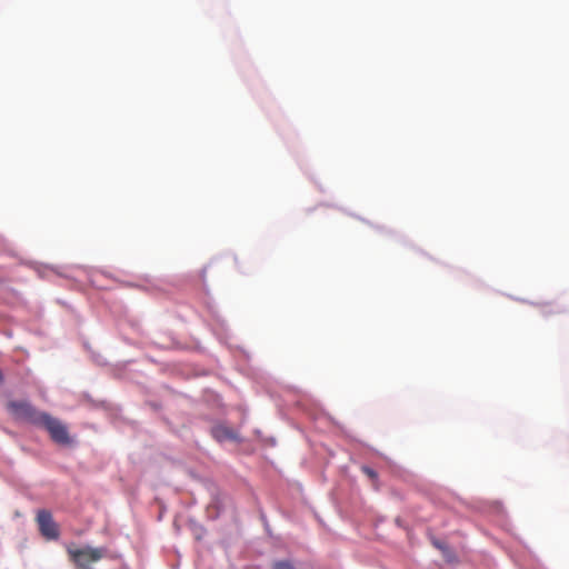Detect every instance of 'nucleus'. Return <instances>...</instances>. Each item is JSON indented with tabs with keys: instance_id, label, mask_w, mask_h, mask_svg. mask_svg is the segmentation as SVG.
<instances>
[{
	"instance_id": "nucleus-3",
	"label": "nucleus",
	"mask_w": 569,
	"mask_h": 569,
	"mask_svg": "<svg viewBox=\"0 0 569 569\" xmlns=\"http://www.w3.org/2000/svg\"><path fill=\"white\" fill-rule=\"evenodd\" d=\"M47 429L51 439L59 445H70L71 439L67 427L58 419L46 413L41 423L39 425Z\"/></svg>"
},
{
	"instance_id": "nucleus-8",
	"label": "nucleus",
	"mask_w": 569,
	"mask_h": 569,
	"mask_svg": "<svg viewBox=\"0 0 569 569\" xmlns=\"http://www.w3.org/2000/svg\"><path fill=\"white\" fill-rule=\"evenodd\" d=\"M435 546H436L437 548H439V549H442V545H441V543H439V542H435Z\"/></svg>"
},
{
	"instance_id": "nucleus-5",
	"label": "nucleus",
	"mask_w": 569,
	"mask_h": 569,
	"mask_svg": "<svg viewBox=\"0 0 569 569\" xmlns=\"http://www.w3.org/2000/svg\"><path fill=\"white\" fill-rule=\"evenodd\" d=\"M212 436L218 441H226V440H236L238 439L237 432L224 425H217L211 430Z\"/></svg>"
},
{
	"instance_id": "nucleus-2",
	"label": "nucleus",
	"mask_w": 569,
	"mask_h": 569,
	"mask_svg": "<svg viewBox=\"0 0 569 569\" xmlns=\"http://www.w3.org/2000/svg\"><path fill=\"white\" fill-rule=\"evenodd\" d=\"M73 562L81 569H87L91 563L101 560L106 555L104 548L83 547L69 551Z\"/></svg>"
},
{
	"instance_id": "nucleus-7",
	"label": "nucleus",
	"mask_w": 569,
	"mask_h": 569,
	"mask_svg": "<svg viewBox=\"0 0 569 569\" xmlns=\"http://www.w3.org/2000/svg\"><path fill=\"white\" fill-rule=\"evenodd\" d=\"M361 471L368 476L372 481H376L378 479V473L368 466H362Z\"/></svg>"
},
{
	"instance_id": "nucleus-4",
	"label": "nucleus",
	"mask_w": 569,
	"mask_h": 569,
	"mask_svg": "<svg viewBox=\"0 0 569 569\" xmlns=\"http://www.w3.org/2000/svg\"><path fill=\"white\" fill-rule=\"evenodd\" d=\"M36 521L40 533L48 540H56L60 536L59 526L54 522L52 513L47 509L37 512Z\"/></svg>"
},
{
	"instance_id": "nucleus-6",
	"label": "nucleus",
	"mask_w": 569,
	"mask_h": 569,
	"mask_svg": "<svg viewBox=\"0 0 569 569\" xmlns=\"http://www.w3.org/2000/svg\"><path fill=\"white\" fill-rule=\"evenodd\" d=\"M271 569H298L296 565L289 559L276 560Z\"/></svg>"
},
{
	"instance_id": "nucleus-1",
	"label": "nucleus",
	"mask_w": 569,
	"mask_h": 569,
	"mask_svg": "<svg viewBox=\"0 0 569 569\" xmlns=\"http://www.w3.org/2000/svg\"><path fill=\"white\" fill-rule=\"evenodd\" d=\"M7 409L10 415L19 421L39 426L46 412L38 411L31 403L27 401H9Z\"/></svg>"
}]
</instances>
